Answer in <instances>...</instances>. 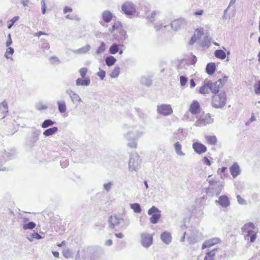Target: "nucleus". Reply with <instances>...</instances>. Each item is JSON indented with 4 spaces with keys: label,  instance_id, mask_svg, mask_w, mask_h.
Instances as JSON below:
<instances>
[{
    "label": "nucleus",
    "instance_id": "obj_1",
    "mask_svg": "<svg viewBox=\"0 0 260 260\" xmlns=\"http://www.w3.org/2000/svg\"><path fill=\"white\" fill-rule=\"evenodd\" d=\"M123 128L127 131L124 134V137L129 141L128 146L131 148H136L137 146L136 141L142 136L143 132L136 129V126L132 125L125 124L123 126Z\"/></svg>",
    "mask_w": 260,
    "mask_h": 260
},
{
    "label": "nucleus",
    "instance_id": "obj_2",
    "mask_svg": "<svg viewBox=\"0 0 260 260\" xmlns=\"http://www.w3.org/2000/svg\"><path fill=\"white\" fill-rule=\"evenodd\" d=\"M108 223L110 228L113 229L115 226L120 225L122 229H125L130 224L128 218H122L114 215L110 216L108 219Z\"/></svg>",
    "mask_w": 260,
    "mask_h": 260
},
{
    "label": "nucleus",
    "instance_id": "obj_3",
    "mask_svg": "<svg viewBox=\"0 0 260 260\" xmlns=\"http://www.w3.org/2000/svg\"><path fill=\"white\" fill-rule=\"evenodd\" d=\"M254 228L255 226L252 222L247 223L243 226L242 231L245 240L250 239L251 243L254 242L256 238V232L252 230Z\"/></svg>",
    "mask_w": 260,
    "mask_h": 260
},
{
    "label": "nucleus",
    "instance_id": "obj_4",
    "mask_svg": "<svg viewBox=\"0 0 260 260\" xmlns=\"http://www.w3.org/2000/svg\"><path fill=\"white\" fill-rule=\"evenodd\" d=\"M187 24V21L183 18H180L174 20L171 23L167 25L166 24H161L159 25L155 26V28L157 30L162 29L168 26H170L172 29L174 30H178L181 28H184Z\"/></svg>",
    "mask_w": 260,
    "mask_h": 260
},
{
    "label": "nucleus",
    "instance_id": "obj_5",
    "mask_svg": "<svg viewBox=\"0 0 260 260\" xmlns=\"http://www.w3.org/2000/svg\"><path fill=\"white\" fill-rule=\"evenodd\" d=\"M209 183V187L207 189V193L211 196H218L223 187L222 182L210 180Z\"/></svg>",
    "mask_w": 260,
    "mask_h": 260
},
{
    "label": "nucleus",
    "instance_id": "obj_6",
    "mask_svg": "<svg viewBox=\"0 0 260 260\" xmlns=\"http://www.w3.org/2000/svg\"><path fill=\"white\" fill-rule=\"evenodd\" d=\"M226 95L225 92L215 94L212 97L211 105L215 108H222L226 104Z\"/></svg>",
    "mask_w": 260,
    "mask_h": 260
},
{
    "label": "nucleus",
    "instance_id": "obj_7",
    "mask_svg": "<svg viewBox=\"0 0 260 260\" xmlns=\"http://www.w3.org/2000/svg\"><path fill=\"white\" fill-rule=\"evenodd\" d=\"M141 167V159L140 156L136 153H132L128 162L129 170L130 171H137Z\"/></svg>",
    "mask_w": 260,
    "mask_h": 260
},
{
    "label": "nucleus",
    "instance_id": "obj_8",
    "mask_svg": "<svg viewBox=\"0 0 260 260\" xmlns=\"http://www.w3.org/2000/svg\"><path fill=\"white\" fill-rule=\"evenodd\" d=\"M213 122V119L211 115L208 113L198 116L194 125L196 126L203 127Z\"/></svg>",
    "mask_w": 260,
    "mask_h": 260
},
{
    "label": "nucleus",
    "instance_id": "obj_9",
    "mask_svg": "<svg viewBox=\"0 0 260 260\" xmlns=\"http://www.w3.org/2000/svg\"><path fill=\"white\" fill-rule=\"evenodd\" d=\"M148 214L152 215L150 218V221L152 224L157 223L161 217L160 211L155 206H152L149 209Z\"/></svg>",
    "mask_w": 260,
    "mask_h": 260
},
{
    "label": "nucleus",
    "instance_id": "obj_10",
    "mask_svg": "<svg viewBox=\"0 0 260 260\" xmlns=\"http://www.w3.org/2000/svg\"><path fill=\"white\" fill-rule=\"evenodd\" d=\"M187 239L190 244H194L202 239V236L201 233L196 230H192L190 233L188 235Z\"/></svg>",
    "mask_w": 260,
    "mask_h": 260
},
{
    "label": "nucleus",
    "instance_id": "obj_11",
    "mask_svg": "<svg viewBox=\"0 0 260 260\" xmlns=\"http://www.w3.org/2000/svg\"><path fill=\"white\" fill-rule=\"evenodd\" d=\"M122 12L126 15H133L136 12V6L131 2L127 1L121 7Z\"/></svg>",
    "mask_w": 260,
    "mask_h": 260
},
{
    "label": "nucleus",
    "instance_id": "obj_12",
    "mask_svg": "<svg viewBox=\"0 0 260 260\" xmlns=\"http://www.w3.org/2000/svg\"><path fill=\"white\" fill-rule=\"evenodd\" d=\"M152 242L153 237L150 234L142 233L141 235V243L144 247H149L152 244Z\"/></svg>",
    "mask_w": 260,
    "mask_h": 260
},
{
    "label": "nucleus",
    "instance_id": "obj_13",
    "mask_svg": "<svg viewBox=\"0 0 260 260\" xmlns=\"http://www.w3.org/2000/svg\"><path fill=\"white\" fill-rule=\"evenodd\" d=\"M157 112L165 116L171 115L173 110L170 105L162 104L157 106Z\"/></svg>",
    "mask_w": 260,
    "mask_h": 260
},
{
    "label": "nucleus",
    "instance_id": "obj_14",
    "mask_svg": "<svg viewBox=\"0 0 260 260\" xmlns=\"http://www.w3.org/2000/svg\"><path fill=\"white\" fill-rule=\"evenodd\" d=\"M220 242V239L217 237L209 239L204 241L202 246V249L203 250L206 248L212 247Z\"/></svg>",
    "mask_w": 260,
    "mask_h": 260
},
{
    "label": "nucleus",
    "instance_id": "obj_15",
    "mask_svg": "<svg viewBox=\"0 0 260 260\" xmlns=\"http://www.w3.org/2000/svg\"><path fill=\"white\" fill-rule=\"evenodd\" d=\"M209 86L212 92L216 94L219 92V88L223 86L222 79H219L215 82L209 81Z\"/></svg>",
    "mask_w": 260,
    "mask_h": 260
},
{
    "label": "nucleus",
    "instance_id": "obj_16",
    "mask_svg": "<svg viewBox=\"0 0 260 260\" xmlns=\"http://www.w3.org/2000/svg\"><path fill=\"white\" fill-rule=\"evenodd\" d=\"M66 92L70 96L71 101L73 104L82 102V100L79 95L72 90L68 89L66 90Z\"/></svg>",
    "mask_w": 260,
    "mask_h": 260
},
{
    "label": "nucleus",
    "instance_id": "obj_17",
    "mask_svg": "<svg viewBox=\"0 0 260 260\" xmlns=\"http://www.w3.org/2000/svg\"><path fill=\"white\" fill-rule=\"evenodd\" d=\"M9 111L8 104L6 100L0 104V118L3 119L7 116Z\"/></svg>",
    "mask_w": 260,
    "mask_h": 260
},
{
    "label": "nucleus",
    "instance_id": "obj_18",
    "mask_svg": "<svg viewBox=\"0 0 260 260\" xmlns=\"http://www.w3.org/2000/svg\"><path fill=\"white\" fill-rule=\"evenodd\" d=\"M192 148L194 151L198 154H201L207 151L206 147L203 144L198 142L193 143Z\"/></svg>",
    "mask_w": 260,
    "mask_h": 260
},
{
    "label": "nucleus",
    "instance_id": "obj_19",
    "mask_svg": "<svg viewBox=\"0 0 260 260\" xmlns=\"http://www.w3.org/2000/svg\"><path fill=\"white\" fill-rule=\"evenodd\" d=\"M200 106L199 103L194 100L191 104L189 108V111L191 114L193 115H196L200 112Z\"/></svg>",
    "mask_w": 260,
    "mask_h": 260
},
{
    "label": "nucleus",
    "instance_id": "obj_20",
    "mask_svg": "<svg viewBox=\"0 0 260 260\" xmlns=\"http://www.w3.org/2000/svg\"><path fill=\"white\" fill-rule=\"evenodd\" d=\"M76 84L77 86H88L90 84V79L89 77L84 78H78L76 80Z\"/></svg>",
    "mask_w": 260,
    "mask_h": 260
},
{
    "label": "nucleus",
    "instance_id": "obj_21",
    "mask_svg": "<svg viewBox=\"0 0 260 260\" xmlns=\"http://www.w3.org/2000/svg\"><path fill=\"white\" fill-rule=\"evenodd\" d=\"M216 202L222 207H227L230 204L229 199L226 196H221L218 198V200H216Z\"/></svg>",
    "mask_w": 260,
    "mask_h": 260
},
{
    "label": "nucleus",
    "instance_id": "obj_22",
    "mask_svg": "<svg viewBox=\"0 0 260 260\" xmlns=\"http://www.w3.org/2000/svg\"><path fill=\"white\" fill-rule=\"evenodd\" d=\"M160 239L166 244H170L172 241L171 234L168 232H164L160 235Z\"/></svg>",
    "mask_w": 260,
    "mask_h": 260
},
{
    "label": "nucleus",
    "instance_id": "obj_23",
    "mask_svg": "<svg viewBox=\"0 0 260 260\" xmlns=\"http://www.w3.org/2000/svg\"><path fill=\"white\" fill-rule=\"evenodd\" d=\"M230 171L234 178H236L240 174V168L237 163H234L230 168Z\"/></svg>",
    "mask_w": 260,
    "mask_h": 260
},
{
    "label": "nucleus",
    "instance_id": "obj_24",
    "mask_svg": "<svg viewBox=\"0 0 260 260\" xmlns=\"http://www.w3.org/2000/svg\"><path fill=\"white\" fill-rule=\"evenodd\" d=\"M91 46L89 45H86L81 48L77 50H73L72 52L76 54H84L90 51Z\"/></svg>",
    "mask_w": 260,
    "mask_h": 260
},
{
    "label": "nucleus",
    "instance_id": "obj_25",
    "mask_svg": "<svg viewBox=\"0 0 260 260\" xmlns=\"http://www.w3.org/2000/svg\"><path fill=\"white\" fill-rule=\"evenodd\" d=\"M112 17V13L109 11H105L102 13V18L105 22H109L111 20Z\"/></svg>",
    "mask_w": 260,
    "mask_h": 260
},
{
    "label": "nucleus",
    "instance_id": "obj_26",
    "mask_svg": "<svg viewBox=\"0 0 260 260\" xmlns=\"http://www.w3.org/2000/svg\"><path fill=\"white\" fill-rule=\"evenodd\" d=\"M140 82L142 85L149 87L152 84V80L149 77L142 76L140 79Z\"/></svg>",
    "mask_w": 260,
    "mask_h": 260
},
{
    "label": "nucleus",
    "instance_id": "obj_27",
    "mask_svg": "<svg viewBox=\"0 0 260 260\" xmlns=\"http://www.w3.org/2000/svg\"><path fill=\"white\" fill-rule=\"evenodd\" d=\"M175 152L178 155L184 156L185 153L182 151V146L179 142H177L174 145Z\"/></svg>",
    "mask_w": 260,
    "mask_h": 260
},
{
    "label": "nucleus",
    "instance_id": "obj_28",
    "mask_svg": "<svg viewBox=\"0 0 260 260\" xmlns=\"http://www.w3.org/2000/svg\"><path fill=\"white\" fill-rule=\"evenodd\" d=\"M58 111L61 113H64L67 111V106L64 101L61 100L57 102Z\"/></svg>",
    "mask_w": 260,
    "mask_h": 260
},
{
    "label": "nucleus",
    "instance_id": "obj_29",
    "mask_svg": "<svg viewBox=\"0 0 260 260\" xmlns=\"http://www.w3.org/2000/svg\"><path fill=\"white\" fill-rule=\"evenodd\" d=\"M206 72L209 75H212L215 71V64L210 62L207 64L206 68Z\"/></svg>",
    "mask_w": 260,
    "mask_h": 260
},
{
    "label": "nucleus",
    "instance_id": "obj_30",
    "mask_svg": "<svg viewBox=\"0 0 260 260\" xmlns=\"http://www.w3.org/2000/svg\"><path fill=\"white\" fill-rule=\"evenodd\" d=\"M210 89V86H209V81L206 82L205 83L203 86H202L199 92L201 94H206L208 93L209 92Z\"/></svg>",
    "mask_w": 260,
    "mask_h": 260
},
{
    "label": "nucleus",
    "instance_id": "obj_31",
    "mask_svg": "<svg viewBox=\"0 0 260 260\" xmlns=\"http://www.w3.org/2000/svg\"><path fill=\"white\" fill-rule=\"evenodd\" d=\"M58 131L57 127H53L45 130L43 135L46 137L51 136L56 133Z\"/></svg>",
    "mask_w": 260,
    "mask_h": 260
},
{
    "label": "nucleus",
    "instance_id": "obj_32",
    "mask_svg": "<svg viewBox=\"0 0 260 260\" xmlns=\"http://www.w3.org/2000/svg\"><path fill=\"white\" fill-rule=\"evenodd\" d=\"M116 61V58L113 56H109L105 58L106 64L108 67L114 65Z\"/></svg>",
    "mask_w": 260,
    "mask_h": 260
},
{
    "label": "nucleus",
    "instance_id": "obj_33",
    "mask_svg": "<svg viewBox=\"0 0 260 260\" xmlns=\"http://www.w3.org/2000/svg\"><path fill=\"white\" fill-rule=\"evenodd\" d=\"M214 54L217 58L221 59H224L226 57L225 53L221 49L216 50Z\"/></svg>",
    "mask_w": 260,
    "mask_h": 260
},
{
    "label": "nucleus",
    "instance_id": "obj_34",
    "mask_svg": "<svg viewBox=\"0 0 260 260\" xmlns=\"http://www.w3.org/2000/svg\"><path fill=\"white\" fill-rule=\"evenodd\" d=\"M55 122L51 119L45 120L41 124V127L43 128H47L49 126H52L55 124Z\"/></svg>",
    "mask_w": 260,
    "mask_h": 260
},
{
    "label": "nucleus",
    "instance_id": "obj_35",
    "mask_svg": "<svg viewBox=\"0 0 260 260\" xmlns=\"http://www.w3.org/2000/svg\"><path fill=\"white\" fill-rule=\"evenodd\" d=\"M130 207L135 213H139L141 212V208L138 203L131 204Z\"/></svg>",
    "mask_w": 260,
    "mask_h": 260
},
{
    "label": "nucleus",
    "instance_id": "obj_36",
    "mask_svg": "<svg viewBox=\"0 0 260 260\" xmlns=\"http://www.w3.org/2000/svg\"><path fill=\"white\" fill-rule=\"evenodd\" d=\"M119 48L118 45L114 43L109 48V52L112 54H115L119 51Z\"/></svg>",
    "mask_w": 260,
    "mask_h": 260
},
{
    "label": "nucleus",
    "instance_id": "obj_37",
    "mask_svg": "<svg viewBox=\"0 0 260 260\" xmlns=\"http://www.w3.org/2000/svg\"><path fill=\"white\" fill-rule=\"evenodd\" d=\"M36 226V224L35 222L32 221H30L27 223L24 224L23 225V229L25 230H32Z\"/></svg>",
    "mask_w": 260,
    "mask_h": 260
},
{
    "label": "nucleus",
    "instance_id": "obj_38",
    "mask_svg": "<svg viewBox=\"0 0 260 260\" xmlns=\"http://www.w3.org/2000/svg\"><path fill=\"white\" fill-rule=\"evenodd\" d=\"M120 73V68L118 67H115L110 74L111 78H115L117 77Z\"/></svg>",
    "mask_w": 260,
    "mask_h": 260
},
{
    "label": "nucleus",
    "instance_id": "obj_39",
    "mask_svg": "<svg viewBox=\"0 0 260 260\" xmlns=\"http://www.w3.org/2000/svg\"><path fill=\"white\" fill-rule=\"evenodd\" d=\"M36 108L38 110L41 111L46 110L48 107L44 105L42 102H39L36 103Z\"/></svg>",
    "mask_w": 260,
    "mask_h": 260
},
{
    "label": "nucleus",
    "instance_id": "obj_40",
    "mask_svg": "<svg viewBox=\"0 0 260 260\" xmlns=\"http://www.w3.org/2000/svg\"><path fill=\"white\" fill-rule=\"evenodd\" d=\"M106 49V44L104 42H102L100 46L98 47L96 51L97 54H100L104 52Z\"/></svg>",
    "mask_w": 260,
    "mask_h": 260
},
{
    "label": "nucleus",
    "instance_id": "obj_41",
    "mask_svg": "<svg viewBox=\"0 0 260 260\" xmlns=\"http://www.w3.org/2000/svg\"><path fill=\"white\" fill-rule=\"evenodd\" d=\"M120 24L118 22H114L111 27L109 28V31L112 33L114 30H118L120 28Z\"/></svg>",
    "mask_w": 260,
    "mask_h": 260
},
{
    "label": "nucleus",
    "instance_id": "obj_42",
    "mask_svg": "<svg viewBox=\"0 0 260 260\" xmlns=\"http://www.w3.org/2000/svg\"><path fill=\"white\" fill-rule=\"evenodd\" d=\"M206 138L208 142L211 145H215L217 142L215 136H207Z\"/></svg>",
    "mask_w": 260,
    "mask_h": 260
},
{
    "label": "nucleus",
    "instance_id": "obj_43",
    "mask_svg": "<svg viewBox=\"0 0 260 260\" xmlns=\"http://www.w3.org/2000/svg\"><path fill=\"white\" fill-rule=\"evenodd\" d=\"M218 250H219L218 248H214L213 250H212L211 251L207 253L206 256L214 259V257L215 256L216 252H217L218 251Z\"/></svg>",
    "mask_w": 260,
    "mask_h": 260
},
{
    "label": "nucleus",
    "instance_id": "obj_44",
    "mask_svg": "<svg viewBox=\"0 0 260 260\" xmlns=\"http://www.w3.org/2000/svg\"><path fill=\"white\" fill-rule=\"evenodd\" d=\"M2 157L4 159L3 161H6L8 160H9L12 157V154L9 152H4L2 154Z\"/></svg>",
    "mask_w": 260,
    "mask_h": 260
},
{
    "label": "nucleus",
    "instance_id": "obj_45",
    "mask_svg": "<svg viewBox=\"0 0 260 260\" xmlns=\"http://www.w3.org/2000/svg\"><path fill=\"white\" fill-rule=\"evenodd\" d=\"M14 49L13 48H12V47H8L7 49V50H6V51L5 52V56L7 58H10V57L8 56V54L12 55L14 53Z\"/></svg>",
    "mask_w": 260,
    "mask_h": 260
},
{
    "label": "nucleus",
    "instance_id": "obj_46",
    "mask_svg": "<svg viewBox=\"0 0 260 260\" xmlns=\"http://www.w3.org/2000/svg\"><path fill=\"white\" fill-rule=\"evenodd\" d=\"M87 71L88 70L86 68H82L79 70V72L81 78H84L86 77L85 76L87 74Z\"/></svg>",
    "mask_w": 260,
    "mask_h": 260
},
{
    "label": "nucleus",
    "instance_id": "obj_47",
    "mask_svg": "<svg viewBox=\"0 0 260 260\" xmlns=\"http://www.w3.org/2000/svg\"><path fill=\"white\" fill-rule=\"evenodd\" d=\"M203 34V30L202 29H197L195 30L194 36L198 39H199Z\"/></svg>",
    "mask_w": 260,
    "mask_h": 260
},
{
    "label": "nucleus",
    "instance_id": "obj_48",
    "mask_svg": "<svg viewBox=\"0 0 260 260\" xmlns=\"http://www.w3.org/2000/svg\"><path fill=\"white\" fill-rule=\"evenodd\" d=\"M50 61L53 64H59L60 63V61L59 58L56 56H52L49 59Z\"/></svg>",
    "mask_w": 260,
    "mask_h": 260
},
{
    "label": "nucleus",
    "instance_id": "obj_49",
    "mask_svg": "<svg viewBox=\"0 0 260 260\" xmlns=\"http://www.w3.org/2000/svg\"><path fill=\"white\" fill-rule=\"evenodd\" d=\"M32 239H30L28 238V239L29 241H32V239H42V237L40 235H39L38 233L35 232L31 235Z\"/></svg>",
    "mask_w": 260,
    "mask_h": 260
},
{
    "label": "nucleus",
    "instance_id": "obj_50",
    "mask_svg": "<svg viewBox=\"0 0 260 260\" xmlns=\"http://www.w3.org/2000/svg\"><path fill=\"white\" fill-rule=\"evenodd\" d=\"M159 14V12L157 11H154L151 13L150 17H148L149 21L150 22H153L154 20L153 19L157 15Z\"/></svg>",
    "mask_w": 260,
    "mask_h": 260
},
{
    "label": "nucleus",
    "instance_id": "obj_51",
    "mask_svg": "<svg viewBox=\"0 0 260 260\" xmlns=\"http://www.w3.org/2000/svg\"><path fill=\"white\" fill-rule=\"evenodd\" d=\"M180 81L181 85L184 86L187 83V78L184 76H181L180 77Z\"/></svg>",
    "mask_w": 260,
    "mask_h": 260
},
{
    "label": "nucleus",
    "instance_id": "obj_52",
    "mask_svg": "<svg viewBox=\"0 0 260 260\" xmlns=\"http://www.w3.org/2000/svg\"><path fill=\"white\" fill-rule=\"evenodd\" d=\"M112 185L113 183L111 182H110L108 183H105L104 184V188L107 191H109L111 190Z\"/></svg>",
    "mask_w": 260,
    "mask_h": 260
},
{
    "label": "nucleus",
    "instance_id": "obj_53",
    "mask_svg": "<svg viewBox=\"0 0 260 260\" xmlns=\"http://www.w3.org/2000/svg\"><path fill=\"white\" fill-rule=\"evenodd\" d=\"M40 131H37L33 133V142L36 143L38 140V136L40 134Z\"/></svg>",
    "mask_w": 260,
    "mask_h": 260
},
{
    "label": "nucleus",
    "instance_id": "obj_54",
    "mask_svg": "<svg viewBox=\"0 0 260 260\" xmlns=\"http://www.w3.org/2000/svg\"><path fill=\"white\" fill-rule=\"evenodd\" d=\"M100 72H98L97 73V75L99 76L101 80H103L105 77L106 75V72L105 71L102 70L100 69Z\"/></svg>",
    "mask_w": 260,
    "mask_h": 260
},
{
    "label": "nucleus",
    "instance_id": "obj_55",
    "mask_svg": "<svg viewBox=\"0 0 260 260\" xmlns=\"http://www.w3.org/2000/svg\"><path fill=\"white\" fill-rule=\"evenodd\" d=\"M237 199L238 202L241 205H245L246 204V201L244 199L242 198L240 195L237 196Z\"/></svg>",
    "mask_w": 260,
    "mask_h": 260
},
{
    "label": "nucleus",
    "instance_id": "obj_56",
    "mask_svg": "<svg viewBox=\"0 0 260 260\" xmlns=\"http://www.w3.org/2000/svg\"><path fill=\"white\" fill-rule=\"evenodd\" d=\"M254 91L256 94H260V81H258L257 85H255Z\"/></svg>",
    "mask_w": 260,
    "mask_h": 260
},
{
    "label": "nucleus",
    "instance_id": "obj_57",
    "mask_svg": "<svg viewBox=\"0 0 260 260\" xmlns=\"http://www.w3.org/2000/svg\"><path fill=\"white\" fill-rule=\"evenodd\" d=\"M41 4L42 6V12L43 14H44L46 11V4L44 0H42Z\"/></svg>",
    "mask_w": 260,
    "mask_h": 260
},
{
    "label": "nucleus",
    "instance_id": "obj_58",
    "mask_svg": "<svg viewBox=\"0 0 260 260\" xmlns=\"http://www.w3.org/2000/svg\"><path fill=\"white\" fill-rule=\"evenodd\" d=\"M68 165V162L66 159H62L60 160V166L62 168H66Z\"/></svg>",
    "mask_w": 260,
    "mask_h": 260
},
{
    "label": "nucleus",
    "instance_id": "obj_59",
    "mask_svg": "<svg viewBox=\"0 0 260 260\" xmlns=\"http://www.w3.org/2000/svg\"><path fill=\"white\" fill-rule=\"evenodd\" d=\"M202 161L204 164H205L207 166H210L211 165L210 161L206 156H205L203 158Z\"/></svg>",
    "mask_w": 260,
    "mask_h": 260
},
{
    "label": "nucleus",
    "instance_id": "obj_60",
    "mask_svg": "<svg viewBox=\"0 0 260 260\" xmlns=\"http://www.w3.org/2000/svg\"><path fill=\"white\" fill-rule=\"evenodd\" d=\"M229 8L228 7L224 11V14L222 16V19L224 20H226L229 18V16L228 15L227 13L228 12V10Z\"/></svg>",
    "mask_w": 260,
    "mask_h": 260
},
{
    "label": "nucleus",
    "instance_id": "obj_61",
    "mask_svg": "<svg viewBox=\"0 0 260 260\" xmlns=\"http://www.w3.org/2000/svg\"><path fill=\"white\" fill-rule=\"evenodd\" d=\"M198 40L194 35L191 38L190 41H189V45H192L194 42L197 41V40Z\"/></svg>",
    "mask_w": 260,
    "mask_h": 260
},
{
    "label": "nucleus",
    "instance_id": "obj_62",
    "mask_svg": "<svg viewBox=\"0 0 260 260\" xmlns=\"http://www.w3.org/2000/svg\"><path fill=\"white\" fill-rule=\"evenodd\" d=\"M63 254L64 257L68 258L70 256V252L69 250H64Z\"/></svg>",
    "mask_w": 260,
    "mask_h": 260
},
{
    "label": "nucleus",
    "instance_id": "obj_63",
    "mask_svg": "<svg viewBox=\"0 0 260 260\" xmlns=\"http://www.w3.org/2000/svg\"><path fill=\"white\" fill-rule=\"evenodd\" d=\"M72 11V9L69 7H65L63 9V13H67L68 12H71Z\"/></svg>",
    "mask_w": 260,
    "mask_h": 260
},
{
    "label": "nucleus",
    "instance_id": "obj_64",
    "mask_svg": "<svg viewBox=\"0 0 260 260\" xmlns=\"http://www.w3.org/2000/svg\"><path fill=\"white\" fill-rule=\"evenodd\" d=\"M197 57L194 56V55H193L192 56V58H191V61H190V63L191 64H194L196 63V62H197Z\"/></svg>",
    "mask_w": 260,
    "mask_h": 260
}]
</instances>
